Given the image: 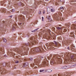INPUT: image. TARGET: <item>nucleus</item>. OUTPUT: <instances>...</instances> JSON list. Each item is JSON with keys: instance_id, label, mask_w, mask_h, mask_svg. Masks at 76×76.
Masks as SVG:
<instances>
[{"instance_id": "nucleus-19", "label": "nucleus", "mask_w": 76, "mask_h": 76, "mask_svg": "<svg viewBox=\"0 0 76 76\" xmlns=\"http://www.w3.org/2000/svg\"><path fill=\"white\" fill-rule=\"evenodd\" d=\"M46 72H52V70H51L50 69H49L46 70Z\"/></svg>"}, {"instance_id": "nucleus-57", "label": "nucleus", "mask_w": 76, "mask_h": 76, "mask_svg": "<svg viewBox=\"0 0 76 76\" xmlns=\"http://www.w3.org/2000/svg\"><path fill=\"white\" fill-rule=\"evenodd\" d=\"M70 73H69V75H70Z\"/></svg>"}, {"instance_id": "nucleus-46", "label": "nucleus", "mask_w": 76, "mask_h": 76, "mask_svg": "<svg viewBox=\"0 0 76 76\" xmlns=\"http://www.w3.org/2000/svg\"><path fill=\"white\" fill-rule=\"evenodd\" d=\"M0 51H3V50L1 49V48H0Z\"/></svg>"}, {"instance_id": "nucleus-10", "label": "nucleus", "mask_w": 76, "mask_h": 76, "mask_svg": "<svg viewBox=\"0 0 76 76\" xmlns=\"http://www.w3.org/2000/svg\"><path fill=\"white\" fill-rule=\"evenodd\" d=\"M71 48L72 51H74L75 50V47L74 46V45H72L71 46Z\"/></svg>"}, {"instance_id": "nucleus-11", "label": "nucleus", "mask_w": 76, "mask_h": 76, "mask_svg": "<svg viewBox=\"0 0 76 76\" xmlns=\"http://www.w3.org/2000/svg\"><path fill=\"white\" fill-rule=\"evenodd\" d=\"M28 62H26L25 63H24L23 64V67H26V66H28Z\"/></svg>"}, {"instance_id": "nucleus-60", "label": "nucleus", "mask_w": 76, "mask_h": 76, "mask_svg": "<svg viewBox=\"0 0 76 76\" xmlns=\"http://www.w3.org/2000/svg\"><path fill=\"white\" fill-rule=\"evenodd\" d=\"M0 69H1V68H0Z\"/></svg>"}, {"instance_id": "nucleus-64", "label": "nucleus", "mask_w": 76, "mask_h": 76, "mask_svg": "<svg viewBox=\"0 0 76 76\" xmlns=\"http://www.w3.org/2000/svg\"><path fill=\"white\" fill-rule=\"evenodd\" d=\"M36 67H37V66H36Z\"/></svg>"}, {"instance_id": "nucleus-6", "label": "nucleus", "mask_w": 76, "mask_h": 76, "mask_svg": "<svg viewBox=\"0 0 76 76\" xmlns=\"http://www.w3.org/2000/svg\"><path fill=\"white\" fill-rule=\"evenodd\" d=\"M18 19L20 21L24 20H25V17L22 15H20L19 16Z\"/></svg>"}, {"instance_id": "nucleus-59", "label": "nucleus", "mask_w": 76, "mask_h": 76, "mask_svg": "<svg viewBox=\"0 0 76 76\" xmlns=\"http://www.w3.org/2000/svg\"><path fill=\"white\" fill-rule=\"evenodd\" d=\"M44 13H45V12H44L43 14H44Z\"/></svg>"}, {"instance_id": "nucleus-40", "label": "nucleus", "mask_w": 76, "mask_h": 76, "mask_svg": "<svg viewBox=\"0 0 76 76\" xmlns=\"http://www.w3.org/2000/svg\"><path fill=\"white\" fill-rule=\"evenodd\" d=\"M28 13V12H24V14H25V15H27V13Z\"/></svg>"}, {"instance_id": "nucleus-53", "label": "nucleus", "mask_w": 76, "mask_h": 76, "mask_svg": "<svg viewBox=\"0 0 76 76\" xmlns=\"http://www.w3.org/2000/svg\"><path fill=\"white\" fill-rule=\"evenodd\" d=\"M10 16V18H12V16Z\"/></svg>"}, {"instance_id": "nucleus-37", "label": "nucleus", "mask_w": 76, "mask_h": 76, "mask_svg": "<svg viewBox=\"0 0 76 76\" xmlns=\"http://www.w3.org/2000/svg\"><path fill=\"white\" fill-rule=\"evenodd\" d=\"M61 20L63 21V20H64V19L63 18H61Z\"/></svg>"}, {"instance_id": "nucleus-44", "label": "nucleus", "mask_w": 76, "mask_h": 76, "mask_svg": "<svg viewBox=\"0 0 76 76\" xmlns=\"http://www.w3.org/2000/svg\"><path fill=\"white\" fill-rule=\"evenodd\" d=\"M15 63H19V61H16L15 62Z\"/></svg>"}, {"instance_id": "nucleus-22", "label": "nucleus", "mask_w": 76, "mask_h": 76, "mask_svg": "<svg viewBox=\"0 0 76 76\" xmlns=\"http://www.w3.org/2000/svg\"><path fill=\"white\" fill-rule=\"evenodd\" d=\"M62 69H67V66H64L62 67Z\"/></svg>"}, {"instance_id": "nucleus-16", "label": "nucleus", "mask_w": 76, "mask_h": 76, "mask_svg": "<svg viewBox=\"0 0 76 76\" xmlns=\"http://www.w3.org/2000/svg\"><path fill=\"white\" fill-rule=\"evenodd\" d=\"M70 23H67L66 24V26H67L68 28H69V26H70Z\"/></svg>"}, {"instance_id": "nucleus-18", "label": "nucleus", "mask_w": 76, "mask_h": 76, "mask_svg": "<svg viewBox=\"0 0 76 76\" xmlns=\"http://www.w3.org/2000/svg\"><path fill=\"white\" fill-rule=\"evenodd\" d=\"M18 5H19V6H21H21H25V5L23 4V3H22L20 2L19 3H18Z\"/></svg>"}, {"instance_id": "nucleus-41", "label": "nucleus", "mask_w": 76, "mask_h": 76, "mask_svg": "<svg viewBox=\"0 0 76 76\" xmlns=\"http://www.w3.org/2000/svg\"><path fill=\"white\" fill-rule=\"evenodd\" d=\"M15 9H13L12 10V12H15Z\"/></svg>"}, {"instance_id": "nucleus-12", "label": "nucleus", "mask_w": 76, "mask_h": 76, "mask_svg": "<svg viewBox=\"0 0 76 76\" xmlns=\"http://www.w3.org/2000/svg\"><path fill=\"white\" fill-rule=\"evenodd\" d=\"M15 26H17V24H14L12 28V30H15Z\"/></svg>"}, {"instance_id": "nucleus-39", "label": "nucleus", "mask_w": 76, "mask_h": 76, "mask_svg": "<svg viewBox=\"0 0 76 76\" xmlns=\"http://www.w3.org/2000/svg\"><path fill=\"white\" fill-rule=\"evenodd\" d=\"M29 60H30V61H32V60L33 59L32 58H29Z\"/></svg>"}, {"instance_id": "nucleus-23", "label": "nucleus", "mask_w": 76, "mask_h": 76, "mask_svg": "<svg viewBox=\"0 0 76 76\" xmlns=\"http://www.w3.org/2000/svg\"><path fill=\"white\" fill-rule=\"evenodd\" d=\"M31 44H33V45H35L36 44V42L35 41H34L32 42H31Z\"/></svg>"}, {"instance_id": "nucleus-1", "label": "nucleus", "mask_w": 76, "mask_h": 76, "mask_svg": "<svg viewBox=\"0 0 76 76\" xmlns=\"http://www.w3.org/2000/svg\"><path fill=\"white\" fill-rule=\"evenodd\" d=\"M47 60V58L45 57V59H43L42 64L39 65V64L40 63L41 60L40 59H36L34 60V63L39 67H41V66L46 67L48 64V62Z\"/></svg>"}, {"instance_id": "nucleus-48", "label": "nucleus", "mask_w": 76, "mask_h": 76, "mask_svg": "<svg viewBox=\"0 0 76 76\" xmlns=\"http://www.w3.org/2000/svg\"><path fill=\"white\" fill-rule=\"evenodd\" d=\"M69 48H69V47H68L67 48L68 50H70Z\"/></svg>"}, {"instance_id": "nucleus-38", "label": "nucleus", "mask_w": 76, "mask_h": 76, "mask_svg": "<svg viewBox=\"0 0 76 76\" xmlns=\"http://www.w3.org/2000/svg\"><path fill=\"white\" fill-rule=\"evenodd\" d=\"M47 19H49L50 18V17L48 16L47 17Z\"/></svg>"}, {"instance_id": "nucleus-14", "label": "nucleus", "mask_w": 76, "mask_h": 76, "mask_svg": "<svg viewBox=\"0 0 76 76\" xmlns=\"http://www.w3.org/2000/svg\"><path fill=\"white\" fill-rule=\"evenodd\" d=\"M50 64H55V63H56V62H55V61L54 60H52L51 61H50Z\"/></svg>"}, {"instance_id": "nucleus-8", "label": "nucleus", "mask_w": 76, "mask_h": 76, "mask_svg": "<svg viewBox=\"0 0 76 76\" xmlns=\"http://www.w3.org/2000/svg\"><path fill=\"white\" fill-rule=\"evenodd\" d=\"M15 51H17L18 54H22V51H21L20 50H18L17 49H15Z\"/></svg>"}, {"instance_id": "nucleus-56", "label": "nucleus", "mask_w": 76, "mask_h": 76, "mask_svg": "<svg viewBox=\"0 0 76 76\" xmlns=\"http://www.w3.org/2000/svg\"><path fill=\"white\" fill-rule=\"evenodd\" d=\"M40 58H42V57H41Z\"/></svg>"}, {"instance_id": "nucleus-58", "label": "nucleus", "mask_w": 76, "mask_h": 76, "mask_svg": "<svg viewBox=\"0 0 76 76\" xmlns=\"http://www.w3.org/2000/svg\"><path fill=\"white\" fill-rule=\"evenodd\" d=\"M29 73L31 74V72H29V73H28L29 74Z\"/></svg>"}, {"instance_id": "nucleus-63", "label": "nucleus", "mask_w": 76, "mask_h": 76, "mask_svg": "<svg viewBox=\"0 0 76 76\" xmlns=\"http://www.w3.org/2000/svg\"><path fill=\"white\" fill-rule=\"evenodd\" d=\"M63 34H65V33H63Z\"/></svg>"}, {"instance_id": "nucleus-17", "label": "nucleus", "mask_w": 76, "mask_h": 76, "mask_svg": "<svg viewBox=\"0 0 76 76\" xmlns=\"http://www.w3.org/2000/svg\"><path fill=\"white\" fill-rule=\"evenodd\" d=\"M5 73V70H4V69H2V70L1 71V72L0 73L1 74H3V73Z\"/></svg>"}, {"instance_id": "nucleus-13", "label": "nucleus", "mask_w": 76, "mask_h": 76, "mask_svg": "<svg viewBox=\"0 0 76 76\" xmlns=\"http://www.w3.org/2000/svg\"><path fill=\"white\" fill-rule=\"evenodd\" d=\"M71 28L73 29H76V24H73L71 26Z\"/></svg>"}, {"instance_id": "nucleus-42", "label": "nucleus", "mask_w": 76, "mask_h": 76, "mask_svg": "<svg viewBox=\"0 0 76 76\" xmlns=\"http://www.w3.org/2000/svg\"><path fill=\"white\" fill-rule=\"evenodd\" d=\"M41 10L39 11V14H41Z\"/></svg>"}, {"instance_id": "nucleus-61", "label": "nucleus", "mask_w": 76, "mask_h": 76, "mask_svg": "<svg viewBox=\"0 0 76 76\" xmlns=\"http://www.w3.org/2000/svg\"><path fill=\"white\" fill-rule=\"evenodd\" d=\"M62 33H63V32H61V34H62Z\"/></svg>"}, {"instance_id": "nucleus-5", "label": "nucleus", "mask_w": 76, "mask_h": 76, "mask_svg": "<svg viewBox=\"0 0 76 76\" xmlns=\"http://www.w3.org/2000/svg\"><path fill=\"white\" fill-rule=\"evenodd\" d=\"M70 54L69 53H67L66 54V55H65V57H67V60H65L66 61H65L64 62V64H66V63H69V58H69V57H70Z\"/></svg>"}, {"instance_id": "nucleus-7", "label": "nucleus", "mask_w": 76, "mask_h": 76, "mask_svg": "<svg viewBox=\"0 0 76 76\" xmlns=\"http://www.w3.org/2000/svg\"><path fill=\"white\" fill-rule=\"evenodd\" d=\"M25 50L24 53V55H27L28 54V51L29 50V48H24V49Z\"/></svg>"}, {"instance_id": "nucleus-50", "label": "nucleus", "mask_w": 76, "mask_h": 76, "mask_svg": "<svg viewBox=\"0 0 76 76\" xmlns=\"http://www.w3.org/2000/svg\"><path fill=\"white\" fill-rule=\"evenodd\" d=\"M56 19H60V18H59V17H58L56 18Z\"/></svg>"}, {"instance_id": "nucleus-30", "label": "nucleus", "mask_w": 76, "mask_h": 76, "mask_svg": "<svg viewBox=\"0 0 76 76\" xmlns=\"http://www.w3.org/2000/svg\"><path fill=\"white\" fill-rule=\"evenodd\" d=\"M56 28H57V29H59V30H60L61 29V28L60 27H56Z\"/></svg>"}, {"instance_id": "nucleus-54", "label": "nucleus", "mask_w": 76, "mask_h": 76, "mask_svg": "<svg viewBox=\"0 0 76 76\" xmlns=\"http://www.w3.org/2000/svg\"><path fill=\"white\" fill-rule=\"evenodd\" d=\"M46 0V1H48V0Z\"/></svg>"}, {"instance_id": "nucleus-55", "label": "nucleus", "mask_w": 76, "mask_h": 76, "mask_svg": "<svg viewBox=\"0 0 76 76\" xmlns=\"http://www.w3.org/2000/svg\"><path fill=\"white\" fill-rule=\"evenodd\" d=\"M53 29H55V28L54 27Z\"/></svg>"}, {"instance_id": "nucleus-24", "label": "nucleus", "mask_w": 76, "mask_h": 76, "mask_svg": "<svg viewBox=\"0 0 76 76\" xmlns=\"http://www.w3.org/2000/svg\"><path fill=\"white\" fill-rule=\"evenodd\" d=\"M38 29H39V28H38L37 29H36L34 30V31H31V32H36L38 30Z\"/></svg>"}, {"instance_id": "nucleus-32", "label": "nucleus", "mask_w": 76, "mask_h": 76, "mask_svg": "<svg viewBox=\"0 0 76 76\" xmlns=\"http://www.w3.org/2000/svg\"><path fill=\"white\" fill-rule=\"evenodd\" d=\"M48 22H51V21L52 20L50 18L48 19Z\"/></svg>"}, {"instance_id": "nucleus-9", "label": "nucleus", "mask_w": 76, "mask_h": 76, "mask_svg": "<svg viewBox=\"0 0 76 76\" xmlns=\"http://www.w3.org/2000/svg\"><path fill=\"white\" fill-rule=\"evenodd\" d=\"M58 76H69L67 74H59L58 75Z\"/></svg>"}, {"instance_id": "nucleus-31", "label": "nucleus", "mask_w": 76, "mask_h": 76, "mask_svg": "<svg viewBox=\"0 0 76 76\" xmlns=\"http://www.w3.org/2000/svg\"><path fill=\"white\" fill-rule=\"evenodd\" d=\"M34 66H35V64H32L31 65V66L32 67H34Z\"/></svg>"}, {"instance_id": "nucleus-4", "label": "nucleus", "mask_w": 76, "mask_h": 76, "mask_svg": "<svg viewBox=\"0 0 76 76\" xmlns=\"http://www.w3.org/2000/svg\"><path fill=\"white\" fill-rule=\"evenodd\" d=\"M39 51H41V50L40 47L36 48L33 49L30 53V54H35L36 52H39Z\"/></svg>"}, {"instance_id": "nucleus-34", "label": "nucleus", "mask_w": 76, "mask_h": 76, "mask_svg": "<svg viewBox=\"0 0 76 76\" xmlns=\"http://www.w3.org/2000/svg\"><path fill=\"white\" fill-rule=\"evenodd\" d=\"M66 31H67V29L66 28H64V29L63 32H66Z\"/></svg>"}, {"instance_id": "nucleus-15", "label": "nucleus", "mask_w": 76, "mask_h": 76, "mask_svg": "<svg viewBox=\"0 0 76 76\" xmlns=\"http://www.w3.org/2000/svg\"><path fill=\"white\" fill-rule=\"evenodd\" d=\"M70 58H71V59H73L74 60H75V56L73 55H71L70 56Z\"/></svg>"}, {"instance_id": "nucleus-29", "label": "nucleus", "mask_w": 76, "mask_h": 76, "mask_svg": "<svg viewBox=\"0 0 76 76\" xmlns=\"http://www.w3.org/2000/svg\"><path fill=\"white\" fill-rule=\"evenodd\" d=\"M3 41L4 42H6V41H7V40H6V39L5 38L3 39Z\"/></svg>"}, {"instance_id": "nucleus-62", "label": "nucleus", "mask_w": 76, "mask_h": 76, "mask_svg": "<svg viewBox=\"0 0 76 76\" xmlns=\"http://www.w3.org/2000/svg\"><path fill=\"white\" fill-rule=\"evenodd\" d=\"M44 31H43V32H44Z\"/></svg>"}, {"instance_id": "nucleus-49", "label": "nucleus", "mask_w": 76, "mask_h": 76, "mask_svg": "<svg viewBox=\"0 0 76 76\" xmlns=\"http://www.w3.org/2000/svg\"><path fill=\"white\" fill-rule=\"evenodd\" d=\"M42 20H43V19H44V17H42Z\"/></svg>"}, {"instance_id": "nucleus-2", "label": "nucleus", "mask_w": 76, "mask_h": 76, "mask_svg": "<svg viewBox=\"0 0 76 76\" xmlns=\"http://www.w3.org/2000/svg\"><path fill=\"white\" fill-rule=\"evenodd\" d=\"M55 44L54 43L52 42L50 43H46V45L47 46V47L48 49H54V48L53 47L54 46H55V44L56 46V47H58V43L56 41H55Z\"/></svg>"}, {"instance_id": "nucleus-20", "label": "nucleus", "mask_w": 76, "mask_h": 76, "mask_svg": "<svg viewBox=\"0 0 76 76\" xmlns=\"http://www.w3.org/2000/svg\"><path fill=\"white\" fill-rule=\"evenodd\" d=\"M70 34V37H75V35L73 34V32H71Z\"/></svg>"}, {"instance_id": "nucleus-36", "label": "nucleus", "mask_w": 76, "mask_h": 76, "mask_svg": "<svg viewBox=\"0 0 76 76\" xmlns=\"http://www.w3.org/2000/svg\"><path fill=\"white\" fill-rule=\"evenodd\" d=\"M44 70H40L39 72H44Z\"/></svg>"}, {"instance_id": "nucleus-28", "label": "nucleus", "mask_w": 76, "mask_h": 76, "mask_svg": "<svg viewBox=\"0 0 76 76\" xmlns=\"http://www.w3.org/2000/svg\"><path fill=\"white\" fill-rule=\"evenodd\" d=\"M60 9L61 11H63V10H64V8H63V7H61Z\"/></svg>"}, {"instance_id": "nucleus-3", "label": "nucleus", "mask_w": 76, "mask_h": 76, "mask_svg": "<svg viewBox=\"0 0 76 76\" xmlns=\"http://www.w3.org/2000/svg\"><path fill=\"white\" fill-rule=\"evenodd\" d=\"M60 56L58 55H53V57H52L53 59L57 58V62L58 63L60 64L62 63V59L60 58V57H58Z\"/></svg>"}, {"instance_id": "nucleus-25", "label": "nucleus", "mask_w": 76, "mask_h": 76, "mask_svg": "<svg viewBox=\"0 0 76 76\" xmlns=\"http://www.w3.org/2000/svg\"><path fill=\"white\" fill-rule=\"evenodd\" d=\"M53 56V55H50V56H48V60H49V59H50V58H51V57H52V56Z\"/></svg>"}, {"instance_id": "nucleus-21", "label": "nucleus", "mask_w": 76, "mask_h": 76, "mask_svg": "<svg viewBox=\"0 0 76 76\" xmlns=\"http://www.w3.org/2000/svg\"><path fill=\"white\" fill-rule=\"evenodd\" d=\"M72 3H72V4H76V0H72Z\"/></svg>"}, {"instance_id": "nucleus-43", "label": "nucleus", "mask_w": 76, "mask_h": 76, "mask_svg": "<svg viewBox=\"0 0 76 76\" xmlns=\"http://www.w3.org/2000/svg\"><path fill=\"white\" fill-rule=\"evenodd\" d=\"M61 2H64V0H60Z\"/></svg>"}, {"instance_id": "nucleus-52", "label": "nucleus", "mask_w": 76, "mask_h": 76, "mask_svg": "<svg viewBox=\"0 0 76 76\" xmlns=\"http://www.w3.org/2000/svg\"><path fill=\"white\" fill-rule=\"evenodd\" d=\"M53 76H57V75H54Z\"/></svg>"}, {"instance_id": "nucleus-45", "label": "nucleus", "mask_w": 76, "mask_h": 76, "mask_svg": "<svg viewBox=\"0 0 76 76\" xmlns=\"http://www.w3.org/2000/svg\"><path fill=\"white\" fill-rule=\"evenodd\" d=\"M58 39H61V37H58Z\"/></svg>"}, {"instance_id": "nucleus-26", "label": "nucleus", "mask_w": 76, "mask_h": 76, "mask_svg": "<svg viewBox=\"0 0 76 76\" xmlns=\"http://www.w3.org/2000/svg\"><path fill=\"white\" fill-rule=\"evenodd\" d=\"M19 25L20 26H22L24 25V23H23L22 24V23H19Z\"/></svg>"}, {"instance_id": "nucleus-35", "label": "nucleus", "mask_w": 76, "mask_h": 76, "mask_svg": "<svg viewBox=\"0 0 76 76\" xmlns=\"http://www.w3.org/2000/svg\"><path fill=\"white\" fill-rule=\"evenodd\" d=\"M55 10L54 9H51V11L52 12H54Z\"/></svg>"}, {"instance_id": "nucleus-51", "label": "nucleus", "mask_w": 76, "mask_h": 76, "mask_svg": "<svg viewBox=\"0 0 76 76\" xmlns=\"http://www.w3.org/2000/svg\"><path fill=\"white\" fill-rule=\"evenodd\" d=\"M50 13V12H47V14H48V13Z\"/></svg>"}, {"instance_id": "nucleus-47", "label": "nucleus", "mask_w": 76, "mask_h": 76, "mask_svg": "<svg viewBox=\"0 0 76 76\" xmlns=\"http://www.w3.org/2000/svg\"><path fill=\"white\" fill-rule=\"evenodd\" d=\"M3 12H4V10H3L2 12V13H3Z\"/></svg>"}, {"instance_id": "nucleus-33", "label": "nucleus", "mask_w": 76, "mask_h": 76, "mask_svg": "<svg viewBox=\"0 0 76 76\" xmlns=\"http://www.w3.org/2000/svg\"><path fill=\"white\" fill-rule=\"evenodd\" d=\"M6 63L4 62L3 64H2V66H6Z\"/></svg>"}, {"instance_id": "nucleus-27", "label": "nucleus", "mask_w": 76, "mask_h": 76, "mask_svg": "<svg viewBox=\"0 0 76 76\" xmlns=\"http://www.w3.org/2000/svg\"><path fill=\"white\" fill-rule=\"evenodd\" d=\"M31 45V43H28L27 44H25L26 45H27V46H29Z\"/></svg>"}]
</instances>
